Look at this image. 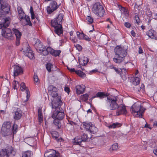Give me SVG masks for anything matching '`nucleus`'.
Listing matches in <instances>:
<instances>
[{
  "instance_id": "393cba45",
  "label": "nucleus",
  "mask_w": 157,
  "mask_h": 157,
  "mask_svg": "<svg viewBox=\"0 0 157 157\" xmlns=\"http://www.w3.org/2000/svg\"><path fill=\"white\" fill-rule=\"evenodd\" d=\"M109 94L108 93H105L103 92H98L96 94V96L97 97L99 98L100 99H102L103 98L106 97H108Z\"/></svg>"
},
{
  "instance_id": "6e6d98bb",
  "label": "nucleus",
  "mask_w": 157,
  "mask_h": 157,
  "mask_svg": "<svg viewBox=\"0 0 157 157\" xmlns=\"http://www.w3.org/2000/svg\"><path fill=\"white\" fill-rule=\"evenodd\" d=\"M119 6V7L120 8V10H121V12H125L126 10L124 7H122L121 6Z\"/></svg>"
},
{
  "instance_id": "9b49d317",
  "label": "nucleus",
  "mask_w": 157,
  "mask_h": 157,
  "mask_svg": "<svg viewBox=\"0 0 157 157\" xmlns=\"http://www.w3.org/2000/svg\"><path fill=\"white\" fill-rule=\"evenodd\" d=\"M64 117V113L63 111L56 109V111H54L52 115V117L54 119L59 120H62Z\"/></svg>"
},
{
  "instance_id": "3c124183",
  "label": "nucleus",
  "mask_w": 157,
  "mask_h": 157,
  "mask_svg": "<svg viewBox=\"0 0 157 157\" xmlns=\"http://www.w3.org/2000/svg\"><path fill=\"white\" fill-rule=\"evenodd\" d=\"M135 18L136 21V23L137 25H139L140 23V21L138 16L136 15L135 17Z\"/></svg>"
},
{
  "instance_id": "bf43d9fd",
  "label": "nucleus",
  "mask_w": 157,
  "mask_h": 157,
  "mask_svg": "<svg viewBox=\"0 0 157 157\" xmlns=\"http://www.w3.org/2000/svg\"><path fill=\"white\" fill-rule=\"evenodd\" d=\"M120 75H121V77L122 78V79L124 80H126V79H127V78H126V77L125 76V74H124L123 75H122V74H120Z\"/></svg>"
},
{
  "instance_id": "5fc2aeb1",
  "label": "nucleus",
  "mask_w": 157,
  "mask_h": 157,
  "mask_svg": "<svg viewBox=\"0 0 157 157\" xmlns=\"http://www.w3.org/2000/svg\"><path fill=\"white\" fill-rule=\"evenodd\" d=\"M70 39L74 43H76L77 41V40L76 38H73V37H70Z\"/></svg>"
},
{
  "instance_id": "774afa93",
  "label": "nucleus",
  "mask_w": 157,
  "mask_h": 157,
  "mask_svg": "<svg viewBox=\"0 0 157 157\" xmlns=\"http://www.w3.org/2000/svg\"><path fill=\"white\" fill-rule=\"evenodd\" d=\"M154 153L156 156L157 157V149H155L153 151Z\"/></svg>"
},
{
  "instance_id": "09e8293b",
  "label": "nucleus",
  "mask_w": 157,
  "mask_h": 157,
  "mask_svg": "<svg viewBox=\"0 0 157 157\" xmlns=\"http://www.w3.org/2000/svg\"><path fill=\"white\" fill-rule=\"evenodd\" d=\"M34 81L35 82H36L37 83L38 82V81H39L38 77L37 75V74L36 73H35L34 74Z\"/></svg>"
},
{
  "instance_id": "72a5a7b5",
  "label": "nucleus",
  "mask_w": 157,
  "mask_h": 157,
  "mask_svg": "<svg viewBox=\"0 0 157 157\" xmlns=\"http://www.w3.org/2000/svg\"><path fill=\"white\" fill-rule=\"evenodd\" d=\"M42 110L41 109H38V115L39 118V121L40 123L43 121V116L42 113Z\"/></svg>"
},
{
  "instance_id": "f704fd0d",
  "label": "nucleus",
  "mask_w": 157,
  "mask_h": 157,
  "mask_svg": "<svg viewBox=\"0 0 157 157\" xmlns=\"http://www.w3.org/2000/svg\"><path fill=\"white\" fill-rule=\"evenodd\" d=\"M135 13L136 14L140 13L141 10H140V5H138L136 4H135L134 6Z\"/></svg>"
},
{
  "instance_id": "e2e57ef3",
  "label": "nucleus",
  "mask_w": 157,
  "mask_h": 157,
  "mask_svg": "<svg viewBox=\"0 0 157 157\" xmlns=\"http://www.w3.org/2000/svg\"><path fill=\"white\" fill-rule=\"evenodd\" d=\"M131 34L133 37H135L136 36V33H135L134 31L133 30L131 31Z\"/></svg>"
},
{
  "instance_id": "aec40b11",
  "label": "nucleus",
  "mask_w": 157,
  "mask_h": 157,
  "mask_svg": "<svg viewBox=\"0 0 157 157\" xmlns=\"http://www.w3.org/2000/svg\"><path fill=\"white\" fill-rule=\"evenodd\" d=\"M13 31L16 37V45L17 46H18L20 44V41L21 36V33L18 29H16L13 28Z\"/></svg>"
},
{
  "instance_id": "6e6552de",
  "label": "nucleus",
  "mask_w": 157,
  "mask_h": 157,
  "mask_svg": "<svg viewBox=\"0 0 157 157\" xmlns=\"http://www.w3.org/2000/svg\"><path fill=\"white\" fill-rule=\"evenodd\" d=\"M60 5H57V2L55 1H52L50 2L49 5L48 6L47 8V13L49 14H51L53 12L56 10Z\"/></svg>"
},
{
  "instance_id": "c85d7f7f",
  "label": "nucleus",
  "mask_w": 157,
  "mask_h": 157,
  "mask_svg": "<svg viewBox=\"0 0 157 157\" xmlns=\"http://www.w3.org/2000/svg\"><path fill=\"white\" fill-rule=\"evenodd\" d=\"M6 151H5L6 152H7V154H11L13 155H15V152L13 150V148L11 146L8 147V148L5 149Z\"/></svg>"
},
{
  "instance_id": "ddd939ff",
  "label": "nucleus",
  "mask_w": 157,
  "mask_h": 157,
  "mask_svg": "<svg viewBox=\"0 0 157 157\" xmlns=\"http://www.w3.org/2000/svg\"><path fill=\"white\" fill-rule=\"evenodd\" d=\"M127 113L125 106L123 104L119 105L118 108L116 109V114L117 116L122 114H126Z\"/></svg>"
},
{
  "instance_id": "6ab92c4d",
  "label": "nucleus",
  "mask_w": 157,
  "mask_h": 157,
  "mask_svg": "<svg viewBox=\"0 0 157 157\" xmlns=\"http://www.w3.org/2000/svg\"><path fill=\"white\" fill-rule=\"evenodd\" d=\"M34 47L36 50L40 53H42L43 49L44 48L40 40L38 39L36 40Z\"/></svg>"
},
{
  "instance_id": "20e7f679",
  "label": "nucleus",
  "mask_w": 157,
  "mask_h": 157,
  "mask_svg": "<svg viewBox=\"0 0 157 157\" xmlns=\"http://www.w3.org/2000/svg\"><path fill=\"white\" fill-rule=\"evenodd\" d=\"M145 110L140 104L135 103L132 106L130 110L133 113H137L136 117L141 118H142L143 114Z\"/></svg>"
},
{
  "instance_id": "b1692460",
  "label": "nucleus",
  "mask_w": 157,
  "mask_h": 157,
  "mask_svg": "<svg viewBox=\"0 0 157 157\" xmlns=\"http://www.w3.org/2000/svg\"><path fill=\"white\" fill-rule=\"evenodd\" d=\"M55 28V32L58 35H59L63 33L62 27V25H55L53 26Z\"/></svg>"
},
{
  "instance_id": "f3484780",
  "label": "nucleus",
  "mask_w": 157,
  "mask_h": 157,
  "mask_svg": "<svg viewBox=\"0 0 157 157\" xmlns=\"http://www.w3.org/2000/svg\"><path fill=\"white\" fill-rule=\"evenodd\" d=\"M88 139V137L87 134L84 133L81 136V138L76 137L74 139V141L76 144L80 145L82 142L87 141Z\"/></svg>"
},
{
  "instance_id": "13d9d810",
  "label": "nucleus",
  "mask_w": 157,
  "mask_h": 157,
  "mask_svg": "<svg viewBox=\"0 0 157 157\" xmlns=\"http://www.w3.org/2000/svg\"><path fill=\"white\" fill-rule=\"evenodd\" d=\"M113 68L116 71L118 74H119L121 72V71L118 70L117 68L113 67Z\"/></svg>"
},
{
  "instance_id": "2eb2a0df",
  "label": "nucleus",
  "mask_w": 157,
  "mask_h": 157,
  "mask_svg": "<svg viewBox=\"0 0 157 157\" xmlns=\"http://www.w3.org/2000/svg\"><path fill=\"white\" fill-rule=\"evenodd\" d=\"M10 11V9L7 4L1 3L0 7V15H6L8 14Z\"/></svg>"
},
{
  "instance_id": "4468645a",
  "label": "nucleus",
  "mask_w": 157,
  "mask_h": 157,
  "mask_svg": "<svg viewBox=\"0 0 157 157\" xmlns=\"http://www.w3.org/2000/svg\"><path fill=\"white\" fill-rule=\"evenodd\" d=\"M26 45L27 46L26 47H24L22 49L24 54L30 59H33L34 57V54L32 51L30 49L29 45L27 44H26Z\"/></svg>"
},
{
  "instance_id": "a878e982",
  "label": "nucleus",
  "mask_w": 157,
  "mask_h": 157,
  "mask_svg": "<svg viewBox=\"0 0 157 157\" xmlns=\"http://www.w3.org/2000/svg\"><path fill=\"white\" fill-rule=\"evenodd\" d=\"M49 155L47 157H59V154L55 150H51L49 151Z\"/></svg>"
},
{
  "instance_id": "e433bc0d",
  "label": "nucleus",
  "mask_w": 157,
  "mask_h": 157,
  "mask_svg": "<svg viewBox=\"0 0 157 157\" xmlns=\"http://www.w3.org/2000/svg\"><path fill=\"white\" fill-rule=\"evenodd\" d=\"M75 73L82 78H84L86 76V74L81 71H75Z\"/></svg>"
},
{
  "instance_id": "7c9ffc66",
  "label": "nucleus",
  "mask_w": 157,
  "mask_h": 157,
  "mask_svg": "<svg viewBox=\"0 0 157 157\" xmlns=\"http://www.w3.org/2000/svg\"><path fill=\"white\" fill-rule=\"evenodd\" d=\"M79 60V63L80 64L82 65V66H85L88 62V59L87 57H84L82 59H81V60Z\"/></svg>"
},
{
  "instance_id": "a19ab883",
  "label": "nucleus",
  "mask_w": 157,
  "mask_h": 157,
  "mask_svg": "<svg viewBox=\"0 0 157 157\" xmlns=\"http://www.w3.org/2000/svg\"><path fill=\"white\" fill-rule=\"evenodd\" d=\"M52 67V64L50 63H48L46 65V69L49 72H51V68Z\"/></svg>"
},
{
  "instance_id": "4be33fe9",
  "label": "nucleus",
  "mask_w": 157,
  "mask_h": 157,
  "mask_svg": "<svg viewBox=\"0 0 157 157\" xmlns=\"http://www.w3.org/2000/svg\"><path fill=\"white\" fill-rule=\"evenodd\" d=\"M21 87L22 89H21V90H26V97L27 99L25 101V102L27 101L30 97V93L29 91L27 88L25 86V84L24 82H22L21 85Z\"/></svg>"
},
{
  "instance_id": "473e14b6",
  "label": "nucleus",
  "mask_w": 157,
  "mask_h": 157,
  "mask_svg": "<svg viewBox=\"0 0 157 157\" xmlns=\"http://www.w3.org/2000/svg\"><path fill=\"white\" fill-rule=\"evenodd\" d=\"M32 155V151H27L23 153L22 157H31Z\"/></svg>"
},
{
  "instance_id": "603ef678",
  "label": "nucleus",
  "mask_w": 157,
  "mask_h": 157,
  "mask_svg": "<svg viewBox=\"0 0 157 157\" xmlns=\"http://www.w3.org/2000/svg\"><path fill=\"white\" fill-rule=\"evenodd\" d=\"M67 69L71 72H75V71H76L75 70L74 68H71L68 66L67 67Z\"/></svg>"
},
{
  "instance_id": "1a4fd4ad",
  "label": "nucleus",
  "mask_w": 157,
  "mask_h": 157,
  "mask_svg": "<svg viewBox=\"0 0 157 157\" xmlns=\"http://www.w3.org/2000/svg\"><path fill=\"white\" fill-rule=\"evenodd\" d=\"M62 104V102L61 100V97H59L57 98H53L52 102L50 104L52 108L59 110H60V106Z\"/></svg>"
},
{
  "instance_id": "0eeeda50",
  "label": "nucleus",
  "mask_w": 157,
  "mask_h": 157,
  "mask_svg": "<svg viewBox=\"0 0 157 157\" xmlns=\"http://www.w3.org/2000/svg\"><path fill=\"white\" fill-rule=\"evenodd\" d=\"M11 123L10 121L5 122L2 128V133L4 136L10 135L11 134Z\"/></svg>"
},
{
  "instance_id": "8fccbe9b",
  "label": "nucleus",
  "mask_w": 157,
  "mask_h": 157,
  "mask_svg": "<svg viewBox=\"0 0 157 157\" xmlns=\"http://www.w3.org/2000/svg\"><path fill=\"white\" fill-rule=\"evenodd\" d=\"M47 50L48 53H50V54L52 55L54 49L50 47H48L47 48Z\"/></svg>"
},
{
  "instance_id": "680f3d73",
  "label": "nucleus",
  "mask_w": 157,
  "mask_h": 157,
  "mask_svg": "<svg viewBox=\"0 0 157 157\" xmlns=\"http://www.w3.org/2000/svg\"><path fill=\"white\" fill-rule=\"evenodd\" d=\"M83 98L86 100H87L88 99V95L87 94H84L83 95Z\"/></svg>"
},
{
  "instance_id": "cd10ccee",
  "label": "nucleus",
  "mask_w": 157,
  "mask_h": 157,
  "mask_svg": "<svg viewBox=\"0 0 157 157\" xmlns=\"http://www.w3.org/2000/svg\"><path fill=\"white\" fill-rule=\"evenodd\" d=\"M131 80L132 81V84L135 86L139 84L140 82V78L137 77L132 78Z\"/></svg>"
},
{
  "instance_id": "79ce46f5",
  "label": "nucleus",
  "mask_w": 157,
  "mask_h": 157,
  "mask_svg": "<svg viewBox=\"0 0 157 157\" xmlns=\"http://www.w3.org/2000/svg\"><path fill=\"white\" fill-rule=\"evenodd\" d=\"M61 52V51L60 50H54L52 53V55L55 56H59Z\"/></svg>"
},
{
  "instance_id": "dca6fc26",
  "label": "nucleus",
  "mask_w": 157,
  "mask_h": 157,
  "mask_svg": "<svg viewBox=\"0 0 157 157\" xmlns=\"http://www.w3.org/2000/svg\"><path fill=\"white\" fill-rule=\"evenodd\" d=\"M13 118L15 120L20 119L22 115V111L20 109L18 108L14 107L13 112Z\"/></svg>"
},
{
  "instance_id": "ea45409f",
  "label": "nucleus",
  "mask_w": 157,
  "mask_h": 157,
  "mask_svg": "<svg viewBox=\"0 0 157 157\" xmlns=\"http://www.w3.org/2000/svg\"><path fill=\"white\" fill-rule=\"evenodd\" d=\"M0 157H9L7 152L2 150L0 152Z\"/></svg>"
},
{
  "instance_id": "7ed1b4c3",
  "label": "nucleus",
  "mask_w": 157,
  "mask_h": 157,
  "mask_svg": "<svg viewBox=\"0 0 157 157\" xmlns=\"http://www.w3.org/2000/svg\"><path fill=\"white\" fill-rule=\"evenodd\" d=\"M92 11L99 17H103L105 13V10L103 6L99 2H97L94 5Z\"/></svg>"
},
{
  "instance_id": "bb28decb",
  "label": "nucleus",
  "mask_w": 157,
  "mask_h": 157,
  "mask_svg": "<svg viewBox=\"0 0 157 157\" xmlns=\"http://www.w3.org/2000/svg\"><path fill=\"white\" fill-rule=\"evenodd\" d=\"M85 88L84 86L82 87L81 85L76 86V89L77 94H82L85 91Z\"/></svg>"
},
{
  "instance_id": "c756f323",
  "label": "nucleus",
  "mask_w": 157,
  "mask_h": 157,
  "mask_svg": "<svg viewBox=\"0 0 157 157\" xmlns=\"http://www.w3.org/2000/svg\"><path fill=\"white\" fill-rule=\"evenodd\" d=\"M60 120H59L54 119L53 121L54 124L56 126V128L58 129H59L61 126V124L60 121Z\"/></svg>"
},
{
  "instance_id": "9d476101",
  "label": "nucleus",
  "mask_w": 157,
  "mask_h": 157,
  "mask_svg": "<svg viewBox=\"0 0 157 157\" xmlns=\"http://www.w3.org/2000/svg\"><path fill=\"white\" fill-rule=\"evenodd\" d=\"M64 17L63 13H61L59 14L57 17L55 19L51 21V23L52 26L55 25H62V20Z\"/></svg>"
},
{
  "instance_id": "58836bf2",
  "label": "nucleus",
  "mask_w": 157,
  "mask_h": 157,
  "mask_svg": "<svg viewBox=\"0 0 157 157\" xmlns=\"http://www.w3.org/2000/svg\"><path fill=\"white\" fill-rule=\"evenodd\" d=\"M121 126V124L118 123H113L110 124L109 127V128H115L116 127H118Z\"/></svg>"
},
{
  "instance_id": "412c9836",
  "label": "nucleus",
  "mask_w": 157,
  "mask_h": 157,
  "mask_svg": "<svg viewBox=\"0 0 157 157\" xmlns=\"http://www.w3.org/2000/svg\"><path fill=\"white\" fill-rule=\"evenodd\" d=\"M147 34L151 38L153 39L157 40V33L155 30L152 29H150L148 31Z\"/></svg>"
},
{
  "instance_id": "423d86ee",
  "label": "nucleus",
  "mask_w": 157,
  "mask_h": 157,
  "mask_svg": "<svg viewBox=\"0 0 157 157\" xmlns=\"http://www.w3.org/2000/svg\"><path fill=\"white\" fill-rule=\"evenodd\" d=\"M106 101L108 104L109 105V108L110 110H116L118 108L119 105L117 102V99L116 97H108Z\"/></svg>"
},
{
  "instance_id": "338daca9",
  "label": "nucleus",
  "mask_w": 157,
  "mask_h": 157,
  "mask_svg": "<svg viewBox=\"0 0 157 157\" xmlns=\"http://www.w3.org/2000/svg\"><path fill=\"white\" fill-rule=\"evenodd\" d=\"M68 121L69 122V123L71 125H75L76 124V123L72 121Z\"/></svg>"
},
{
  "instance_id": "39448f33",
  "label": "nucleus",
  "mask_w": 157,
  "mask_h": 157,
  "mask_svg": "<svg viewBox=\"0 0 157 157\" xmlns=\"http://www.w3.org/2000/svg\"><path fill=\"white\" fill-rule=\"evenodd\" d=\"M17 10L18 13V16L20 19V20H24L26 22V23L24 24H23L22 25H28L30 26H31L32 24L30 21V18L29 16H26L24 13L22 8L18 6L17 8Z\"/></svg>"
},
{
  "instance_id": "c03bdc74",
  "label": "nucleus",
  "mask_w": 157,
  "mask_h": 157,
  "mask_svg": "<svg viewBox=\"0 0 157 157\" xmlns=\"http://www.w3.org/2000/svg\"><path fill=\"white\" fill-rule=\"evenodd\" d=\"M17 126L16 124H14L13 125L12 130H11V133L13 132V134L16 133L17 132Z\"/></svg>"
},
{
  "instance_id": "f8f14e48",
  "label": "nucleus",
  "mask_w": 157,
  "mask_h": 157,
  "mask_svg": "<svg viewBox=\"0 0 157 157\" xmlns=\"http://www.w3.org/2000/svg\"><path fill=\"white\" fill-rule=\"evenodd\" d=\"M48 93L53 98H57L58 97H60L57 93V89L53 86L51 85L48 88Z\"/></svg>"
},
{
  "instance_id": "4d7b16f0",
  "label": "nucleus",
  "mask_w": 157,
  "mask_h": 157,
  "mask_svg": "<svg viewBox=\"0 0 157 157\" xmlns=\"http://www.w3.org/2000/svg\"><path fill=\"white\" fill-rule=\"evenodd\" d=\"M124 26L127 28H129L131 27V25L128 22H125L124 23Z\"/></svg>"
},
{
  "instance_id": "5701e85b",
  "label": "nucleus",
  "mask_w": 157,
  "mask_h": 157,
  "mask_svg": "<svg viewBox=\"0 0 157 157\" xmlns=\"http://www.w3.org/2000/svg\"><path fill=\"white\" fill-rule=\"evenodd\" d=\"M52 137L57 142H60L63 141V139L61 137L59 138V135L58 132H57L54 131L52 133Z\"/></svg>"
},
{
  "instance_id": "052dcab7",
  "label": "nucleus",
  "mask_w": 157,
  "mask_h": 157,
  "mask_svg": "<svg viewBox=\"0 0 157 157\" xmlns=\"http://www.w3.org/2000/svg\"><path fill=\"white\" fill-rule=\"evenodd\" d=\"M64 90L66 92L69 94L70 92V89L67 87H65L64 88Z\"/></svg>"
},
{
  "instance_id": "0e129e2a",
  "label": "nucleus",
  "mask_w": 157,
  "mask_h": 157,
  "mask_svg": "<svg viewBox=\"0 0 157 157\" xmlns=\"http://www.w3.org/2000/svg\"><path fill=\"white\" fill-rule=\"evenodd\" d=\"M76 47L78 49H81L82 48V47L79 44H77L76 45Z\"/></svg>"
},
{
  "instance_id": "37998d69",
  "label": "nucleus",
  "mask_w": 157,
  "mask_h": 157,
  "mask_svg": "<svg viewBox=\"0 0 157 157\" xmlns=\"http://www.w3.org/2000/svg\"><path fill=\"white\" fill-rule=\"evenodd\" d=\"M76 35L78 38L80 40L83 39L84 37V33H81L79 32H77Z\"/></svg>"
},
{
  "instance_id": "864d4df0",
  "label": "nucleus",
  "mask_w": 157,
  "mask_h": 157,
  "mask_svg": "<svg viewBox=\"0 0 157 157\" xmlns=\"http://www.w3.org/2000/svg\"><path fill=\"white\" fill-rule=\"evenodd\" d=\"M83 38L88 41H89L90 40L89 36L87 35H86L84 34V37Z\"/></svg>"
},
{
  "instance_id": "49530a36",
  "label": "nucleus",
  "mask_w": 157,
  "mask_h": 157,
  "mask_svg": "<svg viewBox=\"0 0 157 157\" xmlns=\"http://www.w3.org/2000/svg\"><path fill=\"white\" fill-rule=\"evenodd\" d=\"M13 88L15 89H17L19 87V84L18 82L14 80L13 82Z\"/></svg>"
},
{
  "instance_id": "c9c22d12",
  "label": "nucleus",
  "mask_w": 157,
  "mask_h": 157,
  "mask_svg": "<svg viewBox=\"0 0 157 157\" xmlns=\"http://www.w3.org/2000/svg\"><path fill=\"white\" fill-rule=\"evenodd\" d=\"M89 131L92 134H95L98 131V129L94 125L92 124L91 125V126Z\"/></svg>"
},
{
  "instance_id": "de8ad7c7",
  "label": "nucleus",
  "mask_w": 157,
  "mask_h": 157,
  "mask_svg": "<svg viewBox=\"0 0 157 157\" xmlns=\"http://www.w3.org/2000/svg\"><path fill=\"white\" fill-rule=\"evenodd\" d=\"M42 52V54L44 56H46L48 54L47 48L45 47L43 49Z\"/></svg>"
},
{
  "instance_id": "2f4dec72",
  "label": "nucleus",
  "mask_w": 157,
  "mask_h": 157,
  "mask_svg": "<svg viewBox=\"0 0 157 157\" xmlns=\"http://www.w3.org/2000/svg\"><path fill=\"white\" fill-rule=\"evenodd\" d=\"M83 124L84 127L88 131H89L91 126V125H92L91 122L88 123L86 122H83Z\"/></svg>"
},
{
  "instance_id": "69168bd1",
  "label": "nucleus",
  "mask_w": 157,
  "mask_h": 157,
  "mask_svg": "<svg viewBox=\"0 0 157 157\" xmlns=\"http://www.w3.org/2000/svg\"><path fill=\"white\" fill-rule=\"evenodd\" d=\"M138 52L139 54H142L143 53V50L141 47L139 48Z\"/></svg>"
},
{
  "instance_id": "a211bd4d",
  "label": "nucleus",
  "mask_w": 157,
  "mask_h": 157,
  "mask_svg": "<svg viewBox=\"0 0 157 157\" xmlns=\"http://www.w3.org/2000/svg\"><path fill=\"white\" fill-rule=\"evenodd\" d=\"M13 76L16 77L21 74L23 72L22 68L17 65H14L13 66Z\"/></svg>"
},
{
  "instance_id": "f257e3e1",
  "label": "nucleus",
  "mask_w": 157,
  "mask_h": 157,
  "mask_svg": "<svg viewBox=\"0 0 157 157\" xmlns=\"http://www.w3.org/2000/svg\"><path fill=\"white\" fill-rule=\"evenodd\" d=\"M9 17L5 18L2 16L0 17V29L2 28V36L5 38L10 40L13 39L12 33L11 30L6 28L8 27L10 24Z\"/></svg>"
},
{
  "instance_id": "f03ea898",
  "label": "nucleus",
  "mask_w": 157,
  "mask_h": 157,
  "mask_svg": "<svg viewBox=\"0 0 157 157\" xmlns=\"http://www.w3.org/2000/svg\"><path fill=\"white\" fill-rule=\"evenodd\" d=\"M115 53V57L113 58V61L116 63H120L124 59L126 56V52L125 49L121 47L117 46L114 49Z\"/></svg>"
},
{
  "instance_id": "4c0bfd02",
  "label": "nucleus",
  "mask_w": 157,
  "mask_h": 157,
  "mask_svg": "<svg viewBox=\"0 0 157 157\" xmlns=\"http://www.w3.org/2000/svg\"><path fill=\"white\" fill-rule=\"evenodd\" d=\"M118 148V144L117 143H115L113 144L112 147L110 148L109 151H116Z\"/></svg>"
},
{
  "instance_id": "a18cd8bd",
  "label": "nucleus",
  "mask_w": 157,
  "mask_h": 157,
  "mask_svg": "<svg viewBox=\"0 0 157 157\" xmlns=\"http://www.w3.org/2000/svg\"><path fill=\"white\" fill-rule=\"evenodd\" d=\"M86 19L88 24H92L93 22V19L91 17L87 16L86 17Z\"/></svg>"
}]
</instances>
